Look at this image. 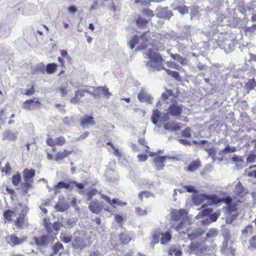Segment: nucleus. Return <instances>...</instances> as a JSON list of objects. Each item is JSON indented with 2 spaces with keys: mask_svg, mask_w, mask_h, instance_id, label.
I'll return each instance as SVG.
<instances>
[{
  "mask_svg": "<svg viewBox=\"0 0 256 256\" xmlns=\"http://www.w3.org/2000/svg\"><path fill=\"white\" fill-rule=\"evenodd\" d=\"M206 200L210 201L213 204H218L224 202L228 205V210L230 212L236 210L237 205L233 203L232 200L228 197L224 198H220L216 194L208 195L205 194H195L192 198V202L196 206H199L202 204Z\"/></svg>",
  "mask_w": 256,
  "mask_h": 256,
  "instance_id": "1",
  "label": "nucleus"
},
{
  "mask_svg": "<svg viewBox=\"0 0 256 256\" xmlns=\"http://www.w3.org/2000/svg\"><path fill=\"white\" fill-rule=\"evenodd\" d=\"M156 50H157V49L154 46L152 48H149L147 50L146 56L149 60L146 62V66L151 70L160 71L165 69L162 64L164 59L159 53L155 51Z\"/></svg>",
  "mask_w": 256,
  "mask_h": 256,
  "instance_id": "2",
  "label": "nucleus"
},
{
  "mask_svg": "<svg viewBox=\"0 0 256 256\" xmlns=\"http://www.w3.org/2000/svg\"><path fill=\"white\" fill-rule=\"evenodd\" d=\"M35 174L36 170L32 168H25L22 171L24 182L21 185L22 188L25 194H27L28 191L32 188Z\"/></svg>",
  "mask_w": 256,
  "mask_h": 256,
  "instance_id": "3",
  "label": "nucleus"
},
{
  "mask_svg": "<svg viewBox=\"0 0 256 256\" xmlns=\"http://www.w3.org/2000/svg\"><path fill=\"white\" fill-rule=\"evenodd\" d=\"M43 221L44 226L48 234L55 236L58 234V232L62 226L60 222H56L52 224L50 218H44Z\"/></svg>",
  "mask_w": 256,
  "mask_h": 256,
  "instance_id": "4",
  "label": "nucleus"
},
{
  "mask_svg": "<svg viewBox=\"0 0 256 256\" xmlns=\"http://www.w3.org/2000/svg\"><path fill=\"white\" fill-rule=\"evenodd\" d=\"M184 233L187 234L188 238L190 240H193L198 238L204 234V230L200 228H189L186 229V232Z\"/></svg>",
  "mask_w": 256,
  "mask_h": 256,
  "instance_id": "5",
  "label": "nucleus"
},
{
  "mask_svg": "<svg viewBox=\"0 0 256 256\" xmlns=\"http://www.w3.org/2000/svg\"><path fill=\"white\" fill-rule=\"evenodd\" d=\"M42 105L41 102L37 98L29 99L26 100L22 104V108L24 110H31L38 108Z\"/></svg>",
  "mask_w": 256,
  "mask_h": 256,
  "instance_id": "6",
  "label": "nucleus"
},
{
  "mask_svg": "<svg viewBox=\"0 0 256 256\" xmlns=\"http://www.w3.org/2000/svg\"><path fill=\"white\" fill-rule=\"evenodd\" d=\"M182 105L178 104L176 100H174L172 103L168 108V114L174 116H178L182 113Z\"/></svg>",
  "mask_w": 256,
  "mask_h": 256,
  "instance_id": "7",
  "label": "nucleus"
},
{
  "mask_svg": "<svg viewBox=\"0 0 256 256\" xmlns=\"http://www.w3.org/2000/svg\"><path fill=\"white\" fill-rule=\"evenodd\" d=\"M29 211L28 208L26 206L21 211L20 214L14 220V224L16 228L22 229L26 216Z\"/></svg>",
  "mask_w": 256,
  "mask_h": 256,
  "instance_id": "8",
  "label": "nucleus"
},
{
  "mask_svg": "<svg viewBox=\"0 0 256 256\" xmlns=\"http://www.w3.org/2000/svg\"><path fill=\"white\" fill-rule=\"evenodd\" d=\"M138 100L142 102H147L152 104L153 98L144 88H142L138 94Z\"/></svg>",
  "mask_w": 256,
  "mask_h": 256,
  "instance_id": "9",
  "label": "nucleus"
},
{
  "mask_svg": "<svg viewBox=\"0 0 256 256\" xmlns=\"http://www.w3.org/2000/svg\"><path fill=\"white\" fill-rule=\"evenodd\" d=\"M156 16L158 18L170 19L172 16V12L168 7L158 8L156 10Z\"/></svg>",
  "mask_w": 256,
  "mask_h": 256,
  "instance_id": "10",
  "label": "nucleus"
},
{
  "mask_svg": "<svg viewBox=\"0 0 256 256\" xmlns=\"http://www.w3.org/2000/svg\"><path fill=\"white\" fill-rule=\"evenodd\" d=\"M88 208L92 212L98 214L102 210V203L98 202L97 200H93L90 202Z\"/></svg>",
  "mask_w": 256,
  "mask_h": 256,
  "instance_id": "11",
  "label": "nucleus"
},
{
  "mask_svg": "<svg viewBox=\"0 0 256 256\" xmlns=\"http://www.w3.org/2000/svg\"><path fill=\"white\" fill-rule=\"evenodd\" d=\"M187 212L186 210L180 209L179 210H174L172 212V220L174 221L183 220L187 217Z\"/></svg>",
  "mask_w": 256,
  "mask_h": 256,
  "instance_id": "12",
  "label": "nucleus"
},
{
  "mask_svg": "<svg viewBox=\"0 0 256 256\" xmlns=\"http://www.w3.org/2000/svg\"><path fill=\"white\" fill-rule=\"evenodd\" d=\"M26 238H18L16 234H12L6 237L7 242L12 246L19 245L26 240Z\"/></svg>",
  "mask_w": 256,
  "mask_h": 256,
  "instance_id": "13",
  "label": "nucleus"
},
{
  "mask_svg": "<svg viewBox=\"0 0 256 256\" xmlns=\"http://www.w3.org/2000/svg\"><path fill=\"white\" fill-rule=\"evenodd\" d=\"M230 240V239L224 238V240L221 246L220 252L228 255H234V250L230 246H228V241Z\"/></svg>",
  "mask_w": 256,
  "mask_h": 256,
  "instance_id": "14",
  "label": "nucleus"
},
{
  "mask_svg": "<svg viewBox=\"0 0 256 256\" xmlns=\"http://www.w3.org/2000/svg\"><path fill=\"white\" fill-rule=\"evenodd\" d=\"M170 158L167 156H158L155 158L154 160V168L158 170H161L164 169V162L166 158Z\"/></svg>",
  "mask_w": 256,
  "mask_h": 256,
  "instance_id": "15",
  "label": "nucleus"
},
{
  "mask_svg": "<svg viewBox=\"0 0 256 256\" xmlns=\"http://www.w3.org/2000/svg\"><path fill=\"white\" fill-rule=\"evenodd\" d=\"M100 194L102 197L103 199H104L108 203L112 205V204H116L120 206H125L127 203L126 202H123L121 201L118 198H114L112 200L110 198L104 194L100 193Z\"/></svg>",
  "mask_w": 256,
  "mask_h": 256,
  "instance_id": "16",
  "label": "nucleus"
},
{
  "mask_svg": "<svg viewBox=\"0 0 256 256\" xmlns=\"http://www.w3.org/2000/svg\"><path fill=\"white\" fill-rule=\"evenodd\" d=\"M94 118L92 116H87L81 119L80 125L83 128H88L90 126H94L96 122Z\"/></svg>",
  "mask_w": 256,
  "mask_h": 256,
  "instance_id": "17",
  "label": "nucleus"
},
{
  "mask_svg": "<svg viewBox=\"0 0 256 256\" xmlns=\"http://www.w3.org/2000/svg\"><path fill=\"white\" fill-rule=\"evenodd\" d=\"M73 246L76 248L82 249L86 247V244L84 240L83 236H76L74 241L72 242Z\"/></svg>",
  "mask_w": 256,
  "mask_h": 256,
  "instance_id": "18",
  "label": "nucleus"
},
{
  "mask_svg": "<svg viewBox=\"0 0 256 256\" xmlns=\"http://www.w3.org/2000/svg\"><path fill=\"white\" fill-rule=\"evenodd\" d=\"M18 132H12L10 130H6L2 134V140H9L11 141H14L17 138Z\"/></svg>",
  "mask_w": 256,
  "mask_h": 256,
  "instance_id": "19",
  "label": "nucleus"
},
{
  "mask_svg": "<svg viewBox=\"0 0 256 256\" xmlns=\"http://www.w3.org/2000/svg\"><path fill=\"white\" fill-rule=\"evenodd\" d=\"M33 240L38 246H44L48 244V237L46 236H34Z\"/></svg>",
  "mask_w": 256,
  "mask_h": 256,
  "instance_id": "20",
  "label": "nucleus"
},
{
  "mask_svg": "<svg viewBox=\"0 0 256 256\" xmlns=\"http://www.w3.org/2000/svg\"><path fill=\"white\" fill-rule=\"evenodd\" d=\"M65 188H68L70 190H73L74 188L82 190L84 188V185L82 183H78L76 181H72L68 183L65 182Z\"/></svg>",
  "mask_w": 256,
  "mask_h": 256,
  "instance_id": "21",
  "label": "nucleus"
},
{
  "mask_svg": "<svg viewBox=\"0 0 256 256\" xmlns=\"http://www.w3.org/2000/svg\"><path fill=\"white\" fill-rule=\"evenodd\" d=\"M164 128L166 130L178 132L180 130V127L176 122H166L164 124Z\"/></svg>",
  "mask_w": 256,
  "mask_h": 256,
  "instance_id": "22",
  "label": "nucleus"
},
{
  "mask_svg": "<svg viewBox=\"0 0 256 256\" xmlns=\"http://www.w3.org/2000/svg\"><path fill=\"white\" fill-rule=\"evenodd\" d=\"M202 246V244L198 242H192L188 246L190 252L197 256V252L200 251Z\"/></svg>",
  "mask_w": 256,
  "mask_h": 256,
  "instance_id": "23",
  "label": "nucleus"
},
{
  "mask_svg": "<svg viewBox=\"0 0 256 256\" xmlns=\"http://www.w3.org/2000/svg\"><path fill=\"white\" fill-rule=\"evenodd\" d=\"M212 250L208 246H202L198 252H197V256H210Z\"/></svg>",
  "mask_w": 256,
  "mask_h": 256,
  "instance_id": "24",
  "label": "nucleus"
},
{
  "mask_svg": "<svg viewBox=\"0 0 256 256\" xmlns=\"http://www.w3.org/2000/svg\"><path fill=\"white\" fill-rule=\"evenodd\" d=\"M234 192L237 196L241 197L246 193V190L244 188L242 184L240 182L236 184Z\"/></svg>",
  "mask_w": 256,
  "mask_h": 256,
  "instance_id": "25",
  "label": "nucleus"
},
{
  "mask_svg": "<svg viewBox=\"0 0 256 256\" xmlns=\"http://www.w3.org/2000/svg\"><path fill=\"white\" fill-rule=\"evenodd\" d=\"M95 90L98 93L100 96L102 94L108 98L112 95V93L109 92L108 88L106 87L98 86L95 88Z\"/></svg>",
  "mask_w": 256,
  "mask_h": 256,
  "instance_id": "26",
  "label": "nucleus"
},
{
  "mask_svg": "<svg viewBox=\"0 0 256 256\" xmlns=\"http://www.w3.org/2000/svg\"><path fill=\"white\" fill-rule=\"evenodd\" d=\"M256 86V82L254 78L248 80L245 84L244 88L248 93L250 90H254Z\"/></svg>",
  "mask_w": 256,
  "mask_h": 256,
  "instance_id": "27",
  "label": "nucleus"
},
{
  "mask_svg": "<svg viewBox=\"0 0 256 256\" xmlns=\"http://www.w3.org/2000/svg\"><path fill=\"white\" fill-rule=\"evenodd\" d=\"M150 21V18L146 19L142 16H138L136 20V26L140 28H144Z\"/></svg>",
  "mask_w": 256,
  "mask_h": 256,
  "instance_id": "28",
  "label": "nucleus"
},
{
  "mask_svg": "<svg viewBox=\"0 0 256 256\" xmlns=\"http://www.w3.org/2000/svg\"><path fill=\"white\" fill-rule=\"evenodd\" d=\"M178 246L173 245L170 248L168 254L170 256L174 254L175 256H182V252L178 248Z\"/></svg>",
  "mask_w": 256,
  "mask_h": 256,
  "instance_id": "29",
  "label": "nucleus"
},
{
  "mask_svg": "<svg viewBox=\"0 0 256 256\" xmlns=\"http://www.w3.org/2000/svg\"><path fill=\"white\" fill-rule=\"evenodd\" d=\"M220 231L224 238L231 239L230 230L226 225H222L220 227Z\"/></svg>",
  "mask_w": 256,
  "mask_h": 256,
  "instance_id": "30",
  "label": "nucleus"
},
{
  "mask_svg": "<svg viewBox=\"0 0 256 256\" xmlns=\"http://www.w3.org/2000/svg\"><path fill=\"white\" fill-rule=\"evenodd\" d=\"M253 232V226L252 224H248L245 226L242 232L241 236L246 238L252 234Z\"/></svg>",
  "mask_w": 256,
  "mask_h": 256,
  "instance_id": "31",
  "label": "nucleus"
},
{
  "mask_svg": "<svg viewBox=\"0 0 256 256\" xmlns=\"http://www.w3.org/2000/svg\"><path fill=\"white\" fill-rule=\"evenodd\" d=\"M160 243L162 244H166L172 239V234L170 232L166 231L161 234Z\"/></svg>",
  "mask_w": 256,
  "mask_h": 256,
  "instance_id": "32",
  "label": "nucleus"
},
{
  "mask_svg": "<svg viewBox=\"0 0 256 256\" xmlns=\"http://www.w3.org/2000/svg\"><path fill=\"white\" fill-rule=\"evenodd\" d=\"M15 216V212L10 210H7L4 212V219L6 222H10L12 220V217Z\"/></svg>",
  "mask_w": 256,
  "mask_h": 256,
  "instance_id": "33",
  "label": "nucleus"
},
{
  "mask_svg": "<svg viewBox=\"0 0 256 256\" xmlns=\"http://www.w3.org/2000/svg\"><path fill=\"white\" fill-rule=\"evenodd\" d=\"M236 150V148L235 146H230L228 144H227L226 146L224 148L220 150L218 154L220 155H222L234 152Z\"/></svg>",
  "mask_w": 256,
  "mask_h": 256,
  "instance_id": "34",
  "label": "nucleus"
},
{
  "mask_svg": "<svg viewBox=\"0 0 256 256\" xmlns=\"http://www.w3.org/2000/svg\"><path fill=\"white\" fill-rule=\"evenodd\" d=\"M120 240L122 244H126L131 240L132 238L126 232H122L120 234Z\"/></svg>",
  "mask_w": 256,
  "mask_h": 256,
  "instance_id": "35",
  "label": "nucleus"
},
{
  "mask_svg": "<svg viewBox=\"0 0 256 256\" xmlns=\"http://www.w3.org/2000/svg\"><path fill=\"white\" fill-rule=\"evenodd\" d=\"M58 66L54 63L48 64L46 66V72L48 74H52L57 70Z\"/></svg>",
  "mask_w": 256,
  "mask_h": 256,
  "instance_id": "36",
  "label": "nucleus"
},
{
  "mask_svg": "<svg viewBox=\"0 0 256 256\" xmlns=\"http://www.w3.org/2000/svg\"><path fill=\"white\" fill-rule=\"evenodd\" d=\"M200 166V162L199 160L192 162L188 166V170L193 172L196 171Z\"/></svg>",
  "mask_w": 256,
  "mask_h": 256,
  "instance_id": "37",
  "label": "nucleus"
},
{
  "mask_svg": "<svg viewBox=\"0 0 256 256\" xmlns=\"http://www.w3.org/2000/svg\"><path fill=\"white\" fill-rule=\"evenodd\" d=\"M218 232L219 231L217 228H212L206 234V237L208 239L214 238L217 236L218 234Z\"/></svg>",
  "mask_w": 256,
  "mask_h": 256,
  "instance_id": "38",
  "label": "nucleus"
},
{
  "mask_svg": "<svg viewBox=\"0 0 256 256\" xmlns=\"http://www.w3.org/2000/svg\"><path fill=\"white\" fill-rule=\"evenodd\" d=\"M97 193L102 194L101 192H98L96 188H92L90 190H88L86 192V197L87 198V200H90Z\"/></svg>",
  "mask_w": 256,
  "mask_h": 256,
  "instance_id": "39",
  "label": "nucleus"
},
{
  "mask_svg": "<svg viewBox=\"0 0 256 256\" xmlns=\"http://www.w3.org/2000/svg\"><path fill=\"white\" fill-rule=\"evenodd\" d=\"M170 57L174 60L177 61L182 64H185L186 58H184L180 54H170Z\"/></svg>",
  "mask_w": 256,
  "mask_h": 256,
  "instance_id": "40",
  "label": "nucleus"
},
{
  "mask_svg": "<svg viewBox=\"0 0 256 256\" xmlns=\"http://www.w3.org/2000/svg\"><path fill=\"white\" fill-rule=\"evenodd\" d=\"M12 183L15 186H18L21 182L22 176L20 173L14 175L12 176Z\"/></svg>",
  "mask_w": 256,
  "mask_h": 256,
  "instance_id": "41",
  "label": "nucleus"
},
{
  "mask_svg": "<svg viewBox=\"0 0 256 256\" xmlns=\"http://www.w3.org/2000/svg\"><path fill=\"white\" fill-rule=\"evenodd\" d=\"M139 40V38L138 36L134 35L131 40L129 42L128 44L131 49H134L135 47L136 44H138Z\"/></svg>",
  "mask_w": 256,
  "mask_h": 256,
  "instance_id": "42",
  "label": "nucleus"
},
{
  "mask_svg": "<svg viewBox=\"0 0 256 256\" xmlns=\"http://www.w3.org/2000/svg\"><path fill=\"white\" fill-rule=\"evenodd\" d=\"M248 248L256 250V236H253L248 240Z\"/></svg>",
  "mask_w": 256,
  "mask_h": 256,
  "instance_id": "43",
  "label": "nucleus"
},
{
  "mask_svg": "<svg viewBox=\"0 0 256 256\" xmlns=\"http://www.w3.org/2000/svg\"><path fill=\"white\" fill-rule=\"evenodd\" d=\"M135 212L138 216H143L147 214L146 209L142 210L140 207H136L135 208Z\"/></svg>",
  "mask_w": 256,
  "mask_h": 256,
  "instance_id": "44",
  "label": "nucleus"
},
{
  "mask_svg": "<svg viewBox=\"0 0 256 256\" xmlns=\"http://www.w3.org/2000/svg\"><path fill=\"white\" fill-rule=\"evenodd\" d=\"M181 134L184 137L190 138L192 136L191 129L187 128L184 130H182Z\"/></svg>",
  "mask_w": 256,
  "mask_h": 256,
  "instance_id": "45",
  "label": "nucleus"
},
{
  "mask_svg": "<svg viewBox=\"0 0 256 256\" xmlns=\"http://www.w3.org/2000/svg\"><path fill=\"white\" fill-rule=\"evenodd\" d=\"M142 13L146 15L148 18H150V20L154 16L153 12L150 9H144L142 10Z\"/></svg>",
  "mask_w": 256,
  "mask_h": 256,
  "instance_id": "46",
  "label": "nucleus"
},
{
  "mask_svg": "<svg viewBox=\"0 0 256 256\" xmlns=\"http://www.w3.org/2000/svg\"><path fill=\"white\" fill-rule=\"evenodd\" d=\"M205 151L207 152L209 157L216 156V150L214 148H206Z\"/></svg>",
  "mask_w": 256,
  "mask_h": 256,
  "instance_id": "47",
  "label": "nucleus"
},
{
  "mask_svg": "<svg viewBox=\"0 0 256 256\" xmlns=\"http://www.w3.org/2000/svg\"><path fill=\"white\" fill-rule=\"evenodd\" d=\"M164 70H166L168 74L170 75L173 78H175L176 80H178V78H179V74L178 72L173 71L169 69L165 68Z\"/></svg>",
  "mask_w": 256,
  "mask_h": 256,
  "instance_id": "48",
  "label": "nucleus"
},
{
  "mask_svg": "<svg viewBox=\"0 0 256 256\" xmlns=\"http://www.w3.org/2000/svg\"><path fill=\"white\" fill-rule=\"evenodd\" d=\"M63 246L61 243L57 242L53 246V250L54 254H56L60 250L62 249Z\"/></svg>",
  "mask_w": 256,
  "mask_h": 256,
  "instance_id": "49",
  "label": "nucleus"
},
{
  "mask_svg": "<svg viewBox=\"0 0 256 256\" xmlns=\"http://www.w3.org/2000/svg\"><path fill=\"white\" fill-rule=\"evenodd\" d=\"M12 170V168L10 164L8 162L5 164L4 168H3L2 170V172H4L6 174H8Z\"/></svg>",
  "mask_w": 256,
  "mask_h": 256,
  "instance_id": "50",
  "label": "nucleus"
},
{
  "mask_svg": "<svg viewBox=\"0 0 256 256\" xmlns=\"http://www.w3.org/2000/svg\"><path fill=\"white\" fill-rule=\"evenodd\" d=\"M178 12L182 14H187L188 12V8L185 6H178L176 8Z\"/></svg>",
  "mask_w": 256,
  "mask_h": 256,
  "instance_id": "51",
  "label": "nucleus"
},
{
  "mask_svg": "<svg viewBox=\"0 0 256 256\" xmlns=\"http://www.w3.org/2000/svg\"><path fill=\"white\" fill-rule=\"evenodd\" d=\"M55 209L57 212H64V204L58 201L55 206Z\"/></svg>",
  "mask_w": 256,
  "mask_h": 256,
  "instance_id": "52",
  "label": "nucleus"
},
{
  "mask_svg": "<svg viewBox=\"0 0 256 256\" xmlns=\"http://www.w3.org/2000/svg\"><path fill=\"white\" fill-rule=\"evenodd\" d=\"M161 114L162 113L158 109H154L152 110V115L151 118L153 119L154 118L158 119L160 118Z\"/></svg>",
  "mask_w": 256,
  "mask_h": 256,
  "instance_id": "53",
  "label": "nucleus"
},
{
  "mask_svg": "<svg viewBox=\"0 0 256 256\" xmlns=\"http://www.w3.org/2000/svg\"><path fill=\"white\" fill-rule=\"evenodd\" d=\"M152 194L148 191H143L138 195V197L140 199L142 200V198L144 196L145 198H148L152 196Z\"/></svg>",
  "mask_w": 256,
  "mask_h": 256,
  "instance_id": "54",
  "label": "nucleus"
},
{
  "mask_svg": "<svg viewBox=\"0 0 256 256\" xmlns=\"http://www.w3.org/2000/svg\"><path fill=\"white\" fill-rule=\"evenodd\" d=\"M230 160H232L233 162H242L243 164L244 163V160L242 158V157H240V156H236V155H234L232 157Z\"/></svg>",
  "mask_w": 256,
  "mask_h": 256,
  "instance_id": "55",
  "label": "nucleus"
},
{
  "mask_svg": "<svg viewBox=\"0 0 256 256\" xmlns=\"http://www.w3.org/2000/svg\"><path fill=\"white\" fill-rule=\"evenodd\" d=\"M220 214V212H214L210 216V220H211V221L212 222H216Z\"/></svg>",
  "mask_w": 256,
  "mask_h": 256,
  "instance_id": "56",
  "label": "nucleus"
},
{
  "mask_svg": "<svg viewBox=\"0 0 256 256\" xmlns=\"http://www.w3.org/2000/svg\"><path fill=\"white\" fill-rule=\"evenodd\" d=\"M34 92H35V90H34V86L32 85V86L30 89H26V90L25 93L24 94H25L26 96H30L32 95L33 94H34Z\"/></svg>",
  "mask_w": 256,
  "mask_h": 256,
  "instance_id": "57",
  "label": "nucleus"
},
{
  "mask_svg": "<svg viewBox=\"0 0 256 256\" xmlns=\"http://www.w3.org/2000/svg\"><path fill=\"white\" fill-rule=\"evenodd\" d=\"M168 113H164L162 115H160V121L162 122H165L168 120L169 119V116H168Z\"/></svg>",
  "mask_w": 256,
  "mask_h": 256,
  "instance_id": "58",
  "label": "nucleus"
},
{
  "mask_svg": "<svg viewBox=\"0 0 256 256\" xmlns=\"http://www.w3.org/2000/svg\"><path fill=\"white\" fill-rule=\"evenodd\" d=\"M184 188L186 190V192H188L196 193V192L194 187L191 185L185 186H184Z\"/></svg>",
  "mask_w": 256,
  "mask_h": 256,
  "instance_id": "59",
  "label": "nucleus"
},
{
  "mask_svg": "<svg viewBox=\"0 0 256 256\" xmlns=\"http://www.w3.org/2000/svg\"><path fill=\"white\" fill-rule=\"evenodd\" d=\"M246 176L248 177H254L256 178V170H254L252 172H249L248 169L246 170Z\"/></svg>",
  "mask_w": 256,
  "mask_h": 256,
  "instance_id": "60",
  "label": "nucleus"
},
{
  "mask_svg": "<svg viewBox=\"0 0 256 256\" xmlns=\"http://www.w3.org/2000/svg\"><path fill=\"white\" fill-rule=\"evenodd\" d=\"M64 158V153L62 152H58L54 158L56 161H59L62 160Z\"/></svg>",
  "mask_w": 256,
  "mask_h": 256,
  "instance_id": "61",
  "label": "nucleus"
},
{
  "mask_svg": "<svg viewBox=\"0 0 256 256\" xmlns=\"http://www.w3.org/2000/svg\"><path fill=\"white\" fill-rule=\"evenodd\" d=\"M138 158L140 162H145L147 160L148 156L146 154H139L138 156Z\"/></svg>",
  "mask_w": 256,
  "mask_h": 256,
  "instance_id": "62",
  "label": "nucleus"
},
{
  "mask_svg": "<svg viewBox=\"0 0 256 256\" xmlns=\"http://www.w3.org/2000/svg\"><path fill=\"white\" fill-rule=\"evenodd\" d=\"M55 142L56 141H54V140L51 138H48L46 140V144L49 146H54L56 144Z\"/></svg>",
  "mask_w": 256,
  "mask_h": 256,
  "instance_id": "63",
  "label": "nucleus"
},
{
  "mask_svg": "<svg viewBox=\"0 0 256 256\" xmlns=\"http://www.w3.org/2000/svg\"><path fill=\"white\" fill-rule=\"evenodd\" d=\"M212 212V209L211 208H205L204 210H203L202 211V214L203 216H207L209 214H210Z\"/></svg>",
  "mask_w": 256,
  "mask_h": 256,
  "instance_id": "64",
  "label": "nucleus"
}]
</instances>
